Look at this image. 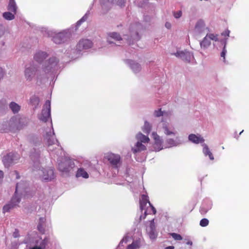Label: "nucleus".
<instances>
[{
  "label": "nucleus",
  "mask_w": 249,
  "mask_h": 249,
  "mask_svg": "<svg viewBox=\"0 0 249 249\" xmlns=\"http://www.w3.org/2000/svg\"><path fill=\"white\" fill-rule=\"evenodd\" d=\"M39 119L43 122H47L48 120H51V101L47 100L41 113L39 115ZM51 128L49 131L46 132L45 139L47 141L48 146V150L56 154L57 156H60L62 155V150L57 140L55 138V133L54 132L52 121H51Z\"/></svg>",
  "instance_id": "1"
},
{
  "label": "nucleus",
  "mask_w": 249,
  "mask_h": 249,
  "mask_svg": "<svg viewBox=\"0 0 249 249\" xmlns=\"http://www.w3.org/2000/svg\"><path fill=\"white\" fill-rule=\"evenodd\" d=\"M59 59L55 56L50 57L43 64L42 70H37L34 65L26 67L24 71L25 78L27 81H32L36 78L41 80L47 77V74L53 72L58 69Z\"/></svg>",
  "instance_id": "2"
},
{
  "label": "nucleus",
  "mask_w": 249,
  "mask_h": 249,
  "mask_svg": "<svg viewBox=\"0 0 249 249\" xmlns=\"http://www.w3.org/2000/svg\"><path fill=\"white\" fill-rule=\"evenodd\" d=\"M41 145L39 140L35 143V147L31 150L30 157L33 162V170L38 172V174L42 180L49 181L54 178L53 170L50 167L41 169L39 161L40 150L38 147Z\"/></svg>",
  "instance_id": "3"
},
{
  "label": "nucleus",
  "mask_w": 249,
  "mask_h": 249,
  "mask_svg": "<svg viewBox=\"0 0 249 249\" xmlns=\"http://www.w3.org/2000/svg\"><path fill=\"white\" fill-rule=\"evenodd\" d=\"M152 138L154 140L153 148L155 151H160L163 148H170L178 146L182 143L179 137H176L175 139L167 138L163 144V139L156 132H153L151 135Z\"/></svg>",
  "instance_id": "4"
},
{
  "label": "nucleus",
  "mask_w": 249,
  "mask_h": 249,
  "mask_svg": "<svg viewBox=\"0 0 249 249\" xmlns=\"http://www.w3.org/2000/svg\"><path fill=\"white\" fill-rule=\"evenodd\" d=\"M28 184L26 182L22 181L17 183L16 191L14 196L12 197L11 201L8 204L5 205L3 207V213L8 212L17 206L20 201V196L28 197L27 194L29 189L28 188Z\"/></svg>",
  "instance_id": "5"
},
{
  "label": "nucleus",
  "mask_w": 249,
  "mask_h": 249,
  "mask_svg": "<svg viewBox=\"0 0 249 249\" xmlns=\"http://www.w3.org/2000/svg\"><path fill=\"white\" fill-rule=\"evenodd\" d=\"M140 209L142 214L140 217V220L145 219L147 214H155L156 213V209L152 205L148 199L147 196L142 195L140 200Z\"/></svg>",
  "instance_id": "6"
},
{
  "label": "nucleus",
  "mask_w": 249,
  "mask_h": 249,
  "mask_svg": "<svg viewBox=\"0 0 249 249\" xmlns=\"http://www.w3.org/2000/svg\"><path fill=\"white\" fill-rule=\"evenodd\" d=\"M159 128L167 137H174L178 134L174 126L167 121L162 120L159 125Z\"/></svg>",
  "instance_id": "7"
},
{
  "label": "nucleus",
  "mask_w": 249,
  "mask_h": 249,
  "mask_svg": "<svg viewBox=\"0 0 249 249\" xmlns=\"http://www.w3.org/2000/svg\"><path fill=\"white\" fill-rule=\"evenodd\" d=\"M105 158L109 162V165L112 168L118 170L122 165V161L121 156L119 154L108 153L106 155Z\"/></svg>",
  "instance_id": "8"
},
{
  "label": "nucleus",
  "mask_w": 249,
  "mask_h": 249,
  "mask_svg": "<svg viewBox=\"0 0 249 249\" xmlns=\"http://www.w3.org/2000/svg\"><path fill=\"white\" fill-rule=\"evenodd\" d=\"M142 29V25L140 23H136L131 25L129 28V35H124L125 36H130L129 38H125V39L129 40L130 42L137 41L140 39L138 31Z\"/></svg>",
  "instance_id": "9"
},
{
  "label": "nucleus",
  "mask_w": 249,
  "mask_h": 249,
  "mask_svg": "<svg viewBox=\"0 0 249 249\" xmlns=\"http://www.w3.org/2000/svg\"><path fill=\"white\" fill-rule=\"evenodd\" d=\"M218 35L212 33H207L206 36L200 42V46L201 49L205 50L208 48L211 45V41H218Z\"/></svg>",
  "instance_id": "10"
},
{
  "label": "nucleus",
  "mask_w": 249,
  "mask_h": 249,
  "mask_svg": "<svg viewBox=\"0 0 249 249\" xmlns=\"http://www.w3.org/2000/svg\"><path fill=\"white\" fill-rule=\"evenodd\" d=\"M71 35V31L70 29L65 30L55 34L53 37V40L55 44H61L67 41Z\"/></svg>",
  "instance_id": "11"
},
{
  "label": "nucleus",
  "mask_w": 249,
  "mask_h": 249,
  "mask_svg": "<svg viewBox=\"0 0 249 249\" xmlns=\"http://www.w3.org/2000/svg\"><path fill=\"white\" fill-rule=\"evenodd\" d=\"M100 1L103 10L102 14H104L109 10L112 3L122 6L124 5L125 0H100Z\"/></svg>",
  "instance_id": "12"
},
{
  "label": "nucleus",
  "mask_w": 249,
  "mask_h": 249,
  "mask_svg": "<svg viewBox=\"0 0 249 249\" xmlns=\"http://www.w3.org/2000/svg\"><path fill=\"white\" fill-rule=\"evenodd\" d=\"M194 32L196 36H200L209 32V29L206 26L205 22L202 19H199L196 23Z\"/></svg>",
  "instance_id": "13"
},
{
  "label": "nucleus",
  "mask_w": 249,
  "mask_h": 249,
  "mask_svg": "<svg viewBox=\"0 0 249 249\" xmlns=\"http://www.w3.org/2000/svg\"><path fill=\"white\" fill-rule=\"evenodd\" d=\"M19 158V155L17 153L10 152L3 157L2 162L5 167H8L11 164L18 160Z\"/></svg>",
  "instance_id": "14"
},
{
  "label": "nucleus",
  "mask_w": 249,
  "mask_h": 249,
  "mask_svg": "<svg viewBox=\"0 0 249 249\" xmlns=\"http://www.w3.org/2000/svg\"><path fill=\"white\" fill-rule=\"evenodd\" d=\"M74 166V162L72 160L65 159L58 164V169L61 172L67 173L70 172Z\"/></svg>",
  "instance_id": "15"
},
{
  "label": "nucleus",
  "mask_w": 249,
  "mask_h": 249,
  "mask_svg": "<svg viewBox=\"0 0 249 249\" xmlns=\"http://www.w3.org/2000/svg\"><path fill=\"white\" fill-rule=\"evenodd\" d=\"M5 124H3V127L1 128V130L7 131L8 130H12L15 129H18V117H13L11 118L10 120Z\"/></svg>",
  "instance_id": "16"
},
{
  "label": "nucleus",
  "mask_w": 249,
  "mask_h": 249,
  "mask_svg": "<svg viewBox=\"0 0 249 249\" xmlns=\"http://www.w3.org/2000/svg\"><path fill=\"white\" fill-rule=\"evenodd\" d=\"M146 232L150 239L155 240L157 237L158 232L156 229L154 219H152L150 221L149 226H147L146 228Z\"/></svg>",
  "instance_id": "17"
},
{
  "label": "nucleus",
  "mask_w": 249,
  "mask_h": 249,
  "mask_svg": "<svg viewBox=\"0 0 249 249\" xmlns=\"http://www.w3.org/2000/svg\"><path fill=\"white\" fill-rule=\"evenodd\" d=\"M174 55L183 60L190 62L193 58V54L188 51H178Z\"/></svg>",
  "instance_id": "18"
},
{
  "label": "nucleus",
  "mask_w": 249,
  "mask_h": 249,
  "mask_svg": "<svg viewBox=\"0 0 249 249\" xmlns=\"http://www.w3.org/2000/svg\"><path fill=\"white\" fill-rule=\"evenodd\" d=\"M92 46V42L89 39H83L80 40L76 46V50L78 52H81L83 50L90 48Z\"/></svg>",
  "instance_id": "19"
},
{
  "label": "nucleus",
  "mask_w": 249,
  "mask_h": 249,
  "mask_svg": "<svg viewBox=\"0 0 249 249\" xmlns=\"http://www.w3.org/2000/svg\"><path fill=\"white\" fill-rule=\"evenodd\" d=\"M125 63L130 67L133 72L135 73L139 72L142 69L141 65L132 60H125Z\"/></svg>",
  "instance_id": "20"
},
{
  "label": "nucleus",
  "mask_w": 249,
  "mask_h": 249,
  "mask_svg": "<svg viewBox=\"0 0 249 249\" xmlns=\"http://www.w3.org/2000/svg\"><path fill=\"white\" fill-rule=\"evenodd\" d=\"M48 54L47 52L41 50H38L35 53L34 56V59L36 62L41 63L48 57Z\"/></svg>",
  "instance_id": "21"
},
{
  "label": "nucleus",
  "mask_w": 249,
  "mask_h": 249,
  "mask_svg": "<svg viewBox=\"0 0 249 249\" xmlns=\"http://www.w3.org/2000/svg\"><path fill=\"white\" fill-rule=\"evenodd\" d=\"M188 140L192 143L195 144L204 143V139L199 134H191L188 136Z\"/></svg>",
  "instance_id": "22"
},
{
  "label": "nucleus",
  "mask_w": 249,
  "mask_h": 249,
  "mask_svg": "<svg viewBox=\"0 0 249 249\" xmlns=\"http://www.w3.org/2000/svg\"><path fill=\"white\" fill-rule=\"evenodd\" d=\"M146 149V147L144 144L139 142H137L135 145L131 148V151L134 154L141 152Z\"/></svg>",
  "instance_id": "23"
},
{
  "label": "nucleus",
  "mask_w": 249,
  "mask_h": 249,
  "mask_svg": "<svg viewBox=\"0 0 249 249\" xmlns=\"http://www.w3.org/2000/svg\"><path fill=\"white\" fill-rule=\"evenodd\" d=\"M111 39L115 41H120L123 39L120 34L116 32H110L107 34V41L108 43H114V42L111 40Z\"/></svg>",
  "instance_id": "24"
},
{
  "label": "nucleus",
  "mask_w": 249,
  "mask_h": 249,
  "mask_svg": "<svg viewBox=\"0 0 249 249\" xmlns=\"http://www.w3.org/2000/svg\"><path fill=\"white\" fill-rule=\"evenodd\" d=\"M212 208V203L210 201H204L200 208L201 214H205Z\"/></svg>",
  "instance_id": "25"
},
{
  "label": "nucleus",
  "mask_w": 249,
  "mask_h": 249,
  "mask_svg": "<svg viewBox=\"0 0 249 249\" xmlns=\"http://www.w3.org/2000/svg\"><path fill=\"white\" fill-rule=\"evenodd\" d=\"M136 139L137 142L143 143L144 144L147 143L150 141V139L147 136L144 135L142 132L138 133L136 135Z\"/></svg>",
  "instance_id": "26"
},
{
  "label": "nucleus",
  "mask_w": 249,
  "mask_h": 249,
  "mask_svg": "<svg viewBox=\"0 0 249 249\" xmlns=\"http://www.w3.org/2000/svg\"><path fill=\"white\" fill-rule=\"evenodd\" d=\"M203 147L202 152L205 156H209L211 160H213L214 157L211 151H210L208 146L205 143L201 144Z\"/></svg>",
  "instance_id": "27"
},
{
  "label": "nucleus",
  "mask_w": 249,
  "mask_h": 249,
  "mask_svg": "<svg viewBox=\"0 0 249 249\" xmlns=\"http://www.w3.org/2000/svg\"><path fill=\"white\" fill-rule=\"evenodd\" d=\"M76 178L82 177L84 178H88L89 177V174L88 172L82 167H80L78 169L76 174Z\"/></svg>",
  "instance_id": "28"
},
{
  "label": "nucleus",
  "mask_w": 249,
  "mask_h": 249,
  "mask_svg": "<svg viewBox=\"0 0 249 249\" xmlns=\"http://www.w3.org/2000/svg\"><path fill=\"white\" fill-rule=\"evenodd\" d=\"M28 123V119L25 117L19 118L18 117V129H20L26 126Z\"/></svg>",
  "instance_id": "29"
},
{
  "label": "nucleus",
  "mask_w": 249,
  "mask_h": 249,
  "mask_svg": "<svg viewBox=\"0 0 249 249\" xmlns=\"http://www.w3.org/2000/svg\"><path fill=\"white\" fill-rule=\"evenodd\" d=\"M9 106V108L14 113H18L20 109V106L14 102H11Z\"/></svg>",
  "instance_id": "30"
},
{
  "label": "nucleus",
  "mask_w": 249,
  "mask_h": 249,
  "mask_svg": "<svg viewBox=\"0 0 249 249\" xmlns=\"http://www.w3.org/2000/svg\"><path fill=\"white\" fill-rule=\"evenodd\" d=\"M8 10L14 14H16L17 10V6L15 0H10L8 6Z\"/></svg>",
  "instance_id": "31"
},
{
  "label": "nucleus",
  "mask_w": 249,
  "mask_h": 249,
  "mask_svg": "<svg viewBox=\"0 0 249 249\" xmlns=\"http://www.w3.org/2000/svg\"><path fill=\"white\" fill-rule=\"evenodd\" d=\"M39 103V99L36 96H33L30 98V104L34 108H36Z\"/></svg>",
  "instance_id": "32"
},
{
  "label": "nucleus",
  "mask_w": 249,
  "mask_h": 249,
  "mask_svg": "<svg viewBox=\"0 0 249 249\" xmlns=\"http://www.w3.org/2000/svg\"><path fill=\"white\" fill-rule=\"evenodd\" d=\"M143 132L146 134H149L152 129V125L147 121H145L144 123V125L142 128Z\"/></svg>",
  "instance_id": "33"
},
{
  "label": "nucleus",
  "mask_w": 249,
  "mask_h": 249,
  "mask_svg": "<svg viewBox=\"0 0 249 249\" xmlns=\"http://www.w3.org/2000/svg\"><path fill=\"white\" fill-rule=\"evenodd\" d=\"M141 246V239H136L127 246L126 249H138Z\"/></svg>",
  "instance_id": "34"
},
{
  "label": "nucleus",
  "mask_w": 249,
  "mask_h": 249,
  "mask_svg": "<svg viewBox=\"0 0 249 249\" xmlns=\"http://www.w3.org/2000/svg\"><path fill=\"white\" fill-rule=\"evenodd\" d=\"M48 242V239L45 237L40 241L38 246H36L31 249H44Z\"/></svg>",
  "instance_id": "35"
},
{
  "label": "nucleus",
  "mask_w": 249,
  "mask_h": 249,
  "mask_svg": "<svg viewBox=\"0 0 249 249\" xmlns=\"http://www.w3.org/2000/svg\"><path fill=\"white\" fill-rule=\"evenodd\" d=\"M45 220L46 219L44 217H40L39 218V223L37 226L38 230L42 233H44L45 231L44 226Z\"/></svg>",
  "instance_id": "36"
},
{
  "label": "nucleus",
  "mask_w": 249,
  "mask_h": 249,
  "mask_svg": "<svg viewBox=\"0 0 249 249\" xmlns=\"http://www.w3.org/2000/svg\"><path fill=\"white\" fill-rule=\"evenodd\" d=\"M3 18L7 20H12L15 18L14 14L10 12H6L3 13Z\"/></svg>",
  "instance_id": "37"
},
{
  "label": "nucleus",
  "mask_w": 249,
  "mask_h": 249,
  "mask_svg": "<svg viewBox=\"0 0 249 249\" xmlns=\"http://www.w3.org/2000/svg\"><path fill=\"white\" fill-rule=\"evenodd\" d=\"M130 239V236L128 235V234H126L124 238L122 239V240L120 241L119 247L121 248L122 246H123L124 243H127L129 239Z\"/></svg>",
  "instance_id": "38"
},
{
  "label": "nucleus",
  "mask_w": 249,
  "mask_h": 249,
  "mask_svg": "<svg viewBox=\"0 0 249 249\" xmlns=\"http://www.w3.org/2000/svg\"><path fill=\"white\" fill-rule=\"evenodd\" d=\"M224 46L223 50H222V52L221 53L220 55H221V57L223 58V61H225V55H226V53H227V50L226 49L227 39H225V40H224Z\"/></svg>",
  "instance_id": "39"
},
{
  "label": "nucleus",
  "mask_w": 249,
  "mask_h": 249,
  "mask_svg": "<svg viewBox=\"0 0 249 249\" xmlns=\"http://www.w3.org/2000/svg\"><path fill=\"white\" fill-rule=\"evenodd\" d=\"M89 12L88 11L81 19L77 21V26L80 25L82 22L85 21L87 19L89 16Z\"/></svg>",
  "instance_id": "40"
},
{
  "label": "nucleus",
  "mask_w": 249,
  "mask_h": 249,
  "mask_svg": "<svg viewBox=\"0 0 249 249\" xmlns=\"http://www.w3.org/2000/svg\"><path fill=\"white\" fill-rule=\"evenodd\" d=\"M173 15L175 18L178 19L182 16V13L181 10L174 11L173 12Z\"/></svg>",
  "instance_id": "41"
},
{
  "label": "nucleus",
  "mask_w": 249,
  "mask_h": 249,
  "mask_svg": "<svg viewBox=\"0 0 249 249\" xmlns=\"http://www.w3.org/2000/svg\"><path fill=\"white\" fill-rule=\"evenodd\" d=\"M209 222L207 218H203L200 221V225L201 227H206L209 224Z\"/></svg>",
  "instance_id": "42"
},
{
  "label": "nucleus",
  "mask_w": 249,
  "mask_h": 249,
  "mask_svg": "<svg viewBox=\"0 0 249 249\" xmlns=\"http://www.w3.org/2000/svg\"><path fill=\"white\" fill-rule=\"evenodd\" d=\"M171 235L176 240H181L182 239L180 234L176 233H171Z\"/></svg>",
  "instance_id": "43"
},
{
  "label": "nucleus",
  "mask_w": 249,
  "mask_h": 249,
  "mask_svg": "<svg viewBox=\"0 0 249 249\" xmlns=\"http://www.w3.org/2000/svg\"><path fill=\"white\" fill-rule=\"evenodd\" d=\"M154 115L156 117L163 116V112L161 110V109L156 110L154 111Z\"/></svg>",
  "instance_id": "44"
},
{
  "label": "nucleus",
  "mask_w": 249,
  "mask_h": 249,
  "mask_svg": "<svg viewBox=\"0 0 249 249\" xmlns=\"http://www.w3.org/2000/svg\"><path fill=\"white\" fill-rule=\"evenodd\" d=\"M230 33V31L229 30H227L222 33V35L224 36H229Z\"/></svg>",
  "instance_id": "45"
},
{
  "label": "nucleus",
  "mask_w": 249,
  "mask_h": 249,
  "mask_svg": "<svg viewBox=\"0 0 249 249\" xmlns=\"http://www.w3.org/2000/svg\"><path fill=\"white\" fill-rule=\"evenodd\" d=\"M3 175V172L2 171L0 170V183H1L2 182Z\"/></svg>",
  "instance_id": "46"
},
{
  "label": "nucleus",
  "mask_w": 249,
  "mask_h": 249,
  "mask_svg": "<svg viewBox=\"0 0 249 249\" xmlns=\"http://www.w3.org/2000/svg\"><path fill=\"white\" fill-rule=\"evenodd\" d=\"M4 75V72L2 68H0V79L2 78Z\"/></svg>",
  "instance_id": "47"
},
{
  "label": "nucleus",
  "mask_w": 249,
  "mask_h": 249,
  "mask_svg": "<svg viewBox=\"0 0 249 249\" xmlns=\"http://www.w3.org/2000/svg\"><path fill=\"white\" fill-rule=\"evenodd\" d=\"M43 29H44V32H45L44 35H47L49 36L51 35L50 31H48L46 28H43Z\"/></svg>",
  "instance_id": "48"
},
{
  "label": "nucleus",
  "mask_w": 249,
  "mask_h": 249,
  "mask_svg": "<svg viewBox=\"0 0 249 249\" xmlns=\"http://www.w3.org/2000/svg\"><path fill=\"white\" fill-rule=\"evenodd\" d=\"M13 236L15 237V238H17L18 237V232L15 231L14 233H13Z\"/></svg>",
  "instance_id": "49"
},
{
  "label": "nucleus",
  "mask_w": 249,
  "mask_h": 249,
  "mask_svg": "<svg viewBox=\"0 0 249 249\" xmlns=\"http://www.w3.org/2000/svg\"><path fill=\"white\" fill-rule=\"evenodd\" d=\"M165 26H166V27L167 28L169 29V28H171V24H170V23H169V22H166V23H165Z\"/></svg>",
  "instance_id": "50"
},
{
  "label": "nucleus",
  "mask_w": 249,
  "mask_h": 249,
  "mask_svg": "<svg viewBox=\"0 0 249 249\" xmlns=\"http://www.w3.org/2000/svg\"><path fill=\"white\" fill-rule=\"evenodd\" d=\"M3 34V31L2 30V27L0 26V37Z\"/></svg>",
  "instance_id": "51"
},
{
  "label": "nucleus",
  "mask_w": 249,
  "mask_h": 249,
  "mask_svg": "<svg viewBox=\"0 0 249 249\" xmlns=\"http://www.w3.org/2000/svg\"><path fill=\"white\" fill-rule=\"evenodd\" d=\"M174 246H168L167 247H166L164 249H174Z\"/></svg>",
  "instance_id": "52"
},
{
  "label": "nucleus",
  "mask_w": 249,
  "mask_h": 249,
  "mask_svg": "<svg viewBox=\"0 0 249 249\" xmlns=\"http://www.w3.org/2000/svg\"><path fill=\"white\" fill-rule=\"evenodd\" d=\"M192 244H193V243H192V241H188V242H187V245H191H191H192Z\"/></svg>",
  "instance_id": "53"
},
{
  "label": "nucleus",
  "mask_w": 249,
  "mask_h": 249,
  "mask_svg": "<svg viewBox=\"0 0 249 249\" xmlns=\"http://www.w3.org/2000/svg\"><path fill=\"white\" fill-rule=\"evenodd\" d=\"M16 175H17V177H16V178H19V175H18V174L16 172Z\"/></svg>",
  "instance_id": "54"
},
{
  "label": "nucleus",
  "mask_w": 249,
  "mask_h": 249,
  "mask_svg": "<svg viewBox=\"0 0 249 249\" xmlns=\"http://www.w3.org/2000/svg\"><path fill=\"white\" fill-rule=\"evenodd\" d=\"M25 243H28V241L27 240H26L24 242Z\"/></svg>",
  "instance_id": "55"
},
{
  "label": "nucleus",
  "mask_w": 249,
  "mask_h": 249,
  "mask_svg": "<svg viewBox=\"0 0 249 249\" xmlns=\"http://www.w3.org/2000/svg\"><path fill=\"white\" fill-rule=\"evenodd\" d=\"M244 130H242L241 132H240L239 134L241 135L242 133L243 132Z\"/></svg>",
  "instance_id": "56"
}]
</instances>
